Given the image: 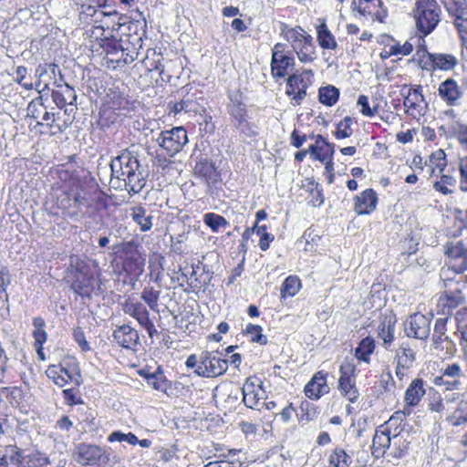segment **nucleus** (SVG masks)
<instances>
[{"label":"nucleus","instance_id":"3c124183","mask_svg":"<svg viewBox=\"0 0 467 467\" xmlns=\"http://www.w3.org/2000/svg\"><path fill=\"white\" fill-rule=\"evenodd\" d=\"M456 184L455 177L451 175H442L440 181H437L433 184V188L441 192L444 195L452 192V190L449 189L448 186H454Z\"/></svg>","mask_w":467,"mask_h":467},{"label":"nucleus","instance_id":"dca6fc26","mask_svg":"<svg viewBox=\"0 0 467 467\" xmlns=\"http://www.w3.org/2000/svg\"><path fill=\"white\" fill-rule=\"evenodd\" d=\"M114 340L121 347L127 349L135 350L140 344V336L138 331L130 325L118 327L113 332Z\"/></svg>","mask_w":467,"mask_h":467},{"label":"nucleus","instance_id":"a211bd4d","mask_svg":"<svg viewBox=\"0 0 467 467\" xmlns=\"http://www.w3.org/2000/svg\"><path fill=\"white\" fill-rule=\"evenodd\" d=\"M439 96L448 106L459 105V99L462 96V91L453 78H447L441 82L438 88Z\"/></svg>","mask_w":467,"mask_h":467},{"label":"nucleus","instance_id":"6ab92c4d","mask_svg":"<svg viewBox=\"0 0 467 467\" xmlns=\"http://www.w3.org/2000/svg\"><path fill=\"white\" fill-rule=\"evenodd\" d=\"M261 384L262 382L256 385L250 379H247L244 382L242 389L243 401L247 408L260 410L259 406L262 404L261 400L263 399Z\"/></svg>","mask_w":467,"mask_h":467},{"label":"nucleus","instance_id":"c756f323","mask_svg":"<svg viewBox=\"0 0 467 467\" xmlns=\"http://www.w3.org/2000/svg\"><path fill=\"white\" fill-rule=\"evenodd\" d=\"M415 358L416 353L408 344L402 343L396 350L395 360L400 368H411Z\"/></svg>","mask_w":467,"mask_h":467},{"label":"nucleus","instance_id":"7ed1b4c3","mask_svg":"<svg viewBox=\"0 0 467 467\" xmlns=\"http://www.w3.org/2000/svg\"><path fill=\"white\" fill-rule=\"evenodd\" d=\"M418 31L426 36L441 22V9L436 0H417L412 9Z\"/></svg>","mask_w":467,"mask_h":467},{"label":"nucleus","instance_id":"4be33fe9","mask_svg":"<svg viewBox=\"0 0 467 467\" xmlns=\"http://www.w3.org/2000/svg\"><path fill=\"white\" fill-rule=\"evenodd\" d=\"M397 318L395 315L384 316L378 327V335L383 340V346L389 349L393 340Z\"/></svg>","mask_w":467,"mask_h":467},{"label":"nucleus","instance_id":"4d7b16f0","mask_svg":"<svg viewBox=\"0 0 467 467\" xmlns=\"http://www.w3.org/2000/svg\"><path fill=\"white\" fill-rule=\"evenodd\" d=\"M357 104L360 107L361 114L366 117H373L378 111V106L369 107L368 98L365 95H360L358 98Z\"/></svg>","mask_w":467,"mask_h":467},{"label":"nucleus","instance_id":"f257e3e1","mask_svg":"<svg viewBox=\"0 0 467 467\" xmlns=\"http://www.w3.org/2000/svg\"><path fill=\"white\" fill-rule=\"evenodd\" d=\"M110 170L112 177L123 181L130 194L140 192L146 184L139 161L130 151H124L114 158L110 162Z\"/></svg>","mask_w":467,"mask_h":467},{"label":"nucleus","instance_id":"58836bf2","mask_svg":"<svg viewBox=\"0 0 467 467\" xmlns=\"http://www.w3.org/2000/svg\"><path fill=\"white\" fill-rule=\"evenodd\" d=\"M301 282L297 276L289 275L281 285V297L294 296L300 289Z\"/></svg>","mask_w":467,"mask_h":467},{"label":"nucleus","instance_id":"72a5a7b5","mask_svg":"<svg viewBox=\"0 0 467 467\" xmlns=\"http://www.w3.org/2000/svg\"><path fill=\"white\" fill-rule=\"evenodd\" d=\"M281 29V35L288 41L292 43L293 45H296L305 38L307 37L308 35H306V31L300 27H295L291 28L286 24L282 23L280 26Z\"/></svg>","mask_w":467,"mask_h":467},{"label":"nucleus","instance_id":"b1692460","mask_svg":"<svg viewBox=\"0 0 467 467\" xmlns=\"http://www.w3.org/2000/svg\"><path fill=\"white\" fill-rule=\"evenodd\" d=\"M122 310L125 314L135 318L140 326L147 323L150 319L149 311L140 302H134L130 299H127L122 304Z\"/></svg>","mask_w":467,"mask_h":467},{"label":"nucleus","instance_id":"f3484780","mask_svg":"<svg viewBox=\"0 0 467 467\" xmlns=\"http://www.w3.org/2000/svg\"><path fill=\"white\" fill-rule=\"evenodd\" d=\"M354 211L358 215L369 214L377 207L378 196L374 190L367 189L354 198Z\"/></svg>","mask_w":467,"mask_h":467},{"label":"nucleus","instance_id":"9b49d317","mask_svg":"<svg viewBox=\"0 0 467 467\" xmlns=\"http://www.w3.org/2000/svg\"><path fill=\"white\" fill-rule=\"evenodd\" d=\"M355 368V366L350 362H343L340 365L338 379V388L341 394L352 403L356 402L359 396L356 388Z\"/></svg>","mask_w":467,"mask_h":467},{"label":"nucleus","instance_id":"e2e57ef3","mask_svg":"<svg viewBox=\"0 0 467 467\" xmlns=\"http://www.w3.org/2000/svg\"><path fill=\"white\" fill-rule=\"evenodd\" d=\"M73 337L78 347L81 348L83 352H87L90 350V346L86 339L84 332L80 328L74 329Z\"/></svg>","mask_w":467,"mask_h":467},{"label":"nucleus","instance_id":"39448f33","mask_svg":"<svg viewBox=\"0 0 467 467\" xmlns=\"http://www.w3.org/2000/svg\"><path fill=\"white\" fill-rule=\"evenodd\" d=\"M414 60L418 61L420 68L427 71H450L458 65L457 57L451 54L430 53L424 48L417 50Z\"/></svg>","mask_w":467,"mask_h":467},{"label":"nucleus","instance_id":"393cba45","mask_svg":"<svg viewBox=\"0 0 467 467\" xmlns=\"http://www.w3.org/2000/svg\"><path fill=\"white\" fill-rule=\"evenodd\" d=\"M425 393L423 380L414 379L405 391L404 402L410 407H415L420 403Z\"/></svg>","mask_w":467,"mask_h":467},{"label":"nucleus","instance_id":"a19ab883","mask_svg":"<svg viewBox=\"0 0 467 467\" xmlns=\"http://www.w3.org/2000/svg\"><path fill=\"white\" fill-rule=\"evenodd\" d=\"M448 319V317H440L435 322L432 342L436 347L448 339V337L446 336Z\"/></svg>","mask_w":467,"mask_h":467},{"label":"nucleus","instance_id":"de8ad7c7","mask_svg":"<svg viewBox=\"0 0 467 467\" xmlns=\"http://www.w3.org/2000/svg\"><path fill=\"white\" fill-rule=\"evenodd\" d=\"M353 120L350 117H345L337 126L335 136L337 140L346 139L352 135L353 130L351 125Z\"/></svg>","mask_w":467,"mask_h":467},{"label":"nucleus","instance_id":"680f3d73","mask_svg":"<svg viewBox=\"0 0 467 467\" xmlns=\"http://www.w3.org/2000/svg\"><path fill=\"white\" fill-rule=\"evenodd\" d=\"M431 161L435 165L436 168L442 171L446 165V155L442 150H439L436 152L432 153L431 156Z\"/></svg>","mask_w":467,"mask_h":467},{"label":"nucleus","instance_id":"e433bc0d","mask_svg":"<svg viewBox=\"0 0 467 467\" xmlns=\"http://www.w3.org/2000/svg\"><path fill=\"white\" fill-rule=\"evenodd\" d=\"M317 41L322 48L335 49L337 47L336 39L325 23L317 27Z\"/></svg>","mask_w":467,"mask_h":467},{"label":"nucleus","instance_id":"79ce46f5","mask_svg":"<svg viewBox=\"0 0 467 467\" xmlns=\"http://www.w3.org/2000/svg\"><path fill=\"white\" fill-rule=\"evenodd\" d=\"M203 223L212 230L213 233H218L220 228L227 227L229 223L227 220L217 213H207L203 216Z\"/></svg>","mask_w":467,"mask_h":467},{"label":"nucleus","instance_id":"9d476101","mask_svg":"<svg viewBox=\"0 0 467 467\" xmlns=\"http://www.w3.org/2000/svg\"><path fill=\"white\" fill-rule=\"evenodd\" d=\"M228 368V360L218 358L213 352L204 351L201 354L195 373L201 377L213 378L223 375Z\"/></svg>","mask_w":467,"mask_h":467},{"label":"nucleus","instance_id":"0eeeda50","mask_svg":"<svg viewBox=\"0 0 467 467\" xmlns=\"http://www.w3.org/2000/svg\"><path fill=\"white\" fill-rule=\"evenodd\" d=\"M26 110L29 118L42 119L43 121H46V126L50 130L51 135L64 132L71 124V121H64L63 124L56 123V114L47 110V107L43 102L42 96L30 101Z\"/></svg>","mask_w":467,"mask_h":467},{"label":"nucleus","instance_id":"aec40b11","mask_svg":"<svg viewBox=\"0 0 467 467\" xmlns=\"http://www.w3.org/2000/svg\"><path fill=\"white\" fill-rule=\"evenodd\" d=\"M305 394L309 399L318 400L322 395L328 393L329 387L327 384V373L317 372L305 387Z\"/></svg>","mask_w":467,"mask_h":467},{"label":"nucleus","instance_id":"ddd939ff","mask_svg":"<svg viewBox=\"0 0 467 467\" xmlns=\"http://www.w3.org/2000/svg\"><path fill=\"white\" fill-rule=\"evenodd\" d=\"M109 458L106 451L99 446L92 444H80L78 447V462L81 465L102 467L106 465Z\"/></svg>","mask_w":467,"mask_h":467},{"label":"nucleus","instance_id":"473e14b6","mask_svg":"<svg viewBox=\"0 0 467 467\" xmlns=\"http://www.w3.org/2000/svg\"><path fill=\"white\" fill-rule=\"evenodd\" d=\"M339 99V89L332 85L321 87L318 90L319 102L325 106L335 105Z\"/></svg>","mask_w":467,"mask_h":467},{"label":"nucleus","instance_id":"c03bdc74","mask_svg":"<svg viewBox=\"0 0 467 467\" xmlns=\"http://www.w3.org/2000/svg\"><path fill=\"white\" fill-rule=\"evenodd\" d=\"M194 171L196 174L210 180L215 173V167L213 163L207 159H201L194 166Z\"/></svg>","mask_w":467,"mask_h":467},{"label":"nucleus","instance_id":"f03ea898","mask_svg":"<svg viewBox=\"0 0 467 467\" xmlns=\"http://www.w3.org/2000/svg\"><path fill=\"white\" fill-rule=\"evenodd\" d=\"M453 272L451 270H441V278L443 282L445 291L442 296L439 298V306L441 309L442 314L451 315L457 306L463 304L465 301V296L462 293V289L467 286L463 279L454 277L451 275Z\"/></svg>","mask_w":467,"mask_h":467},{"label":"nucleus","instance_id":"37998d69","mask_svg":"<svg viewBox=\"0 0 467 467\" xmlns=\"http://www.w3.org/2000/svg\"><path fill=\"white\" fill-rule=\"evenodd\" d=\"M311 70H305L301 75L292 74L286 79V91L285 93L288 96H292L297 91L298 87L301 83H303V78H306L309 80V77H311Z\"/></svg>","mask_w":467,"mask_h":467},{"label":"nucleus","instance_id":"423d86ee","mask_svg":"<svg viewBox=\"0 0 467 467\" xmlns=\"http://www.w3.org/2000/svg\"><path fill=\"white\" fill-rule=\"evenodd\" d=\"M466 375L458 363L447 364L441 369V374L434 376L431 382L442 388L444 391L460 390L465 381Z\"/></svg>","mask_w":467,"mask_h":467},{"label":"nucleus","instance_id":"49530a36","mask_svg":"<svg viewBox=\"0 0 467 467\" xmlns=\"http://www.w3.org/2000/svg\"><path fill=\"white\" fill-rule=\"evenodd\" d=\"M161 292L155 290L151 286H147L141 293V299L149 306L153 311H158V301Z\"/></svg>","mask_w":467,"mask_h":467},{"label":"nucleus","instance_id":"13d9d810","mask_svg":"<svg viewBox=\"0 0 467 467\" xmlns=\"http://www.w3.org/2000/svg\"><path fill=\"white\" fill-rule=\"evenodd\" d=\"M413 51V45L406 41L403 45L396 43L389 47V55H402L407 56Z\"/></svg>","mask_w":467,"mask_h":467},{"label":"nucleus","instance_id":"cd10ccee","mask_svg":"<svg viewBox=\"0 0 467 467\" xmlns=\"http://www.w3.org/2000/svg\"><path fill=\"white\" fill-rule=\"evenodd\" d=\"M441 3L451 17L467 19V0H441Z\"/></svg>","mask_w":467,"mask_h":467},{"label":"nucleus","instance_id":"2eb2a0df","mask_svg":"<svg viewBox=\"0 0 467 467\" xmlns=\"http://www.w3.org/2000/svg\"><path fill=\"white\" fill-rule=\"evenodd\" d=\"M47 375L59 387H63L68 382H72L76 386H79L81 383V375L76 368H67L61 365H54L47 368Z\"/></svg>","mask_w":467,"mask_h":467},{"label":"nucleus","instance_id":"412c9836","mask_svg":"<svg viewBox=\"0 0 467 467\" xmlns=\"http://www.w3.org/2000/svg\"><path fill=\"white\" fill-rule=\"evenodd\" d=\"M334 147L335 145L327 141L323 136L317 135L316 144L310 145L308 151L313 159L325 162L327 160L333 159Z\"/></svg>","mask_w":467,"mask_h":467},{"label":"nucleus","instance_id":"5fc2aeb1","mask_svg":"<svg viewBox=\"0 0 467 467\" xmlns=\"http://www.w3.org/2000/svg\"><path fill=\"white\" fill-rule=\"evenodd\" d=\"M245 333L251 337V341L265 345L267 338L262 334V327L259 325L248 324L245 328Z\"/></svg>","mask_w":467,"mask_h":467},{"label":"nucleus","instance_id":"bb28decb","mask_svg":"<svg viewBox=\"0 0 467 467\" xmlns=\"http://www.w3.org/2000/svg\"><path fill=\"white\" fill-rule=\"evenodd\" d=\"M130 216L132 220L140 226L141 232H148L152 228L153 216L147 213V211L141 205L133 206L130 208Z\"/></svg>","mask_w":467,"mask_h":467},{"label":"nucleus","instance_id":"f8f14e48","mask_svg":"<svg viewBox=\"0 0 467 467\" xmlns=\"http://www.w3.org/2000/svg\"><path fill=\"white\" fill-rule=\"evenodd\" d=\"M431 317L415 313L404 322V331L409 337L426 340L431 334Z\"/></svg>","mask_w":467,"mask_h":467},{"label":"nucleus","instance_id":"338daca9","mask_svg":"<svg viewBox=\"0 0 467 467\" xmlns=\"http://www.w3.org/2000/svg\"><path fill=\"white\" fill-rule=\"evenodd\" d=\"M306 88H307V84H306V82H305V78H303V83L300 84V86L297 88V91H296V93L292 97L291 103L294 106H298L301 104L302 100L306 96Z\"/></svg>","mask_w":467,"mask_h":467},{"label":"nucleus","instance_id":"ea45409f","mask_svg":"<svg viewBox=\"0 0 467 467\" xmlns=\"http://www.w3.org/2000/svg\"><path fill=\"white\" fill-rule=\"evenodd\" d=\"M328 462L334 467H349L352 458L341 448H336L329 455Z\"/></svg>","mask_w":467,"mask_h":467},{"label":"nucleus","instance_id":"c85d7f7f","mask_svg":"<svg viewBox=\"0 0 467 467\" xmlns=\"http://www.w3.org/2000/svg\"><path fill=\"white\" fill-rule=\"evenodd\" d=\"M391 439L387 435L386 432L382 431V429L379 426L376 429L373 440H372V453L377 457L383 455L386 450L391 448Z\"/></svg>","mask_w":467,"mask_h":467},{"label":"nucleus","instance_id":"c9c22d12","mask_svg":"<svg viewBox=\"0 0 467 467\" xmlns=\"http://www.w3.org/2000/svg\"><path fill=\"white\" fill-rule=\"evenodd\" d=\"M375 349V340L371 337H366L361 339L358 348L355 349V357L361 361L368 362L369 356Z\"/></svg>","mask_w":467,"mask_h":467},{"label":"nucleus","instance_id":"603ef678","mask_svg":"<svg viewBox=\"0 0 467 467\" xmlns=\"http://www.w3.org/2000/svg\"><path fill=\"white\" fill-rule=\"evenodd\" d=\"M11 284V275L6 266L0 265V298L8 300L6 289Z\"/></svg>","mask_w":467,"mask_h":467},{"label":"nucleus","instance_id":"2f4dec72","mask_svg":"<svg viewBox=\"0 0 467 467\" xmlns=\"http://www.w3.org/2000/svg\"><path fill=\"white\" fill-rule=\"evenodd\" d=\"M182 95L181 109H184V112H197L199 109L197 91H191L187 88H182L180 91Z\"/></svg>","mask_w":467,"mask_h":467},{"label":"nucleus","instance_id":"8fccbe9b","mask_svg":"<svg viewBox=\"0 0 467 467\" xmlns=\"http://www.w3.org/2000/svg\"><path fill=\"white\" fill-rule=\"evenodd\" d=\"M142 375V373H140ZM147 383L157 390H165L167 384L164 375L161 372L143 374Z\"/></svg>","mask_w":467,"mask_h":467},{"label":"nucleus","instance_id":"4468645a","mask_svg":"<svg viewBox=\"0 0 467 467\" xmlns=\"http://www.w3.org/2000/svg\"><path fill=\"white\" fill-rule=\"evenodd\" d=\"M228 112L233 119L234 127L247 137L255 134L253 125L248 121L245 105L234 101L228 105Z\"/></svg>","mask_w":467,"mask_h":467},{"label":"nucleus","instance_id":"20e7f679","mask_svg":"<svg viewBox=\"0 0 467 467\" xmlns=\"http://www.w3.org/2000/svg\"><path fill=\"white\" fill-rule=\"evenodd\" d=\"M105 37L108 39L106 44H101V47L106 51L108 67L111 65L112 68L123 67L137 58L138 52L133 46L131 47L129 45L124 47L121 40L109 39V36Z\"/></svg>","mask_w":467,"mask_h":467},{"label":"nucleus","instance_id":"6e6d98bb","mask_svg":"<svg viewBox=\"0 0 467 467\" xmlns=\"http://www.w3.org/2000/svg\"><path fill=\"white\" fill-rule=\"evenodd\" d=\"M257 235L260 236V249L262 251H266L270 246V243L274 240V235L267 233L266 225H260L257 227Z\"/></svg>","mask_w":467,"mask_h":467},{"label":"nucleus","instance_id":"bf43d9fd","mask_svg":"<svg viewBox=\"0 0 467 467\" xmlns=\"http://www.w3.org/2000/svg\"><path fill=\"white\" fill-rule=\"evenodd\" d=\"M460 189L467 192V156L462 157L459 161Z\"/></svg>","mask_w":467,"mask_h":467},{"label":"nucleus","instance_id":"a18cd8bd","mask_svg":"<svg viewBox=\"0 0 467 467\" xmlns=\"http://www.w3.org/2000/svg\"><path fill=\"white\" fill-rule=\"evenodd\" d=\"M409 442L402 435L393 438L391 441L390 455L393 458L400 459L403 457L408 450Z\"/></svg>","mask_w":467,"mask_h":467},{"label":"nucleus","instance_id":"774afa93","mask_svg":"<svg viewBox=\"0 0 467 467\" xmlns=\"http://www.w3.org/2000/svg\"><path fill=\"white\" fill-rule=\"evenodd\" d=\"M381 426H383V429H386L388 426H392V427L399 426V427H402V429H404L405 422H404L402 413L396 412L386 422L381 424Z\"/></svg>","mask_w":467,"mask_h":467},{"label":"nucleus","instance_id":"6e6552de","mask_svg":"<svg viewBox=\"0 0 467 467\" xmlns=\"http://www.w3.org/2000/svg\"><path fill=\"white\" fill-rule=\"evenodd\" d=\"M156 142L169 156H174L188 142L187 131L183 127H174L169 130H163L158 135Z\"/></svg>","mask_w":467,"mask_h":467},{"label":"nucleus","instance_id":"052dcab7","mask_svg":"<svg viewBox=\"0 0 467 467\" xmlns=\"http://www.w3.org/2000/svg\"><path fill=\"white\" fill-rule=\"evenodd\" d=\"M112 29L109 28V25H107V28L104 26H95L92 29V35L95 36L96 38H99L103 43L106 44L105 36H109V39H114L115 37L112 36Z\"/></svg>","mask_w":467,"mask_h":467},{"label":"nucleus","instance_id":"09e8293b","mask_svg":"<svg viewBox=\"0 0 467 467\" xmlns=\"http://www.w3.org/2000/svg\"><path fill=\"white\" fill-rule=\"evenodd\" d=\"M33 326L35 327L33 331V337L37 343L46 342L47 338V332L45 330L46 322L41 317H36L33 318Z\"/></svg>","mask_w":467,"mask_h":467},{"label":"nucleus","instance_id":"1a4fd4ad","mask_svg":"<svg viewBox=\"0 0 467 467\" xmlns=\"http://www.w3.org/2000/svg\"><path fill=\"white\" fill-rule=\"evenodd\" d=\"M444 254L451 260L446 270H451L454 277L463 279L462 274L467 270V248L462 240L448 241L444 244Z\"/></svg>","mask_w":467,"mask_h":467},{"label":"nucleus","instance_id":"7c9ffc66","mask_svg":"<svg viewBox=\"0 0 467 467\" xmlns=\"http://www.w3.org/2000/svg\"><path fill=\"white\" fill-rule=\"evenodd\" d=\"M400 95L404 98L403 105L406 109V112L413 118H419L423 116V108L420 105V99L410 96V91L404 92V89L400 90Z\"/></svg>","mask_w":467,"mask_h":467},{"label":"nucleus","instance_id":"5701e85b","mask_svg":"<svg viewBox=\"0 0 467 467\" xmlns=\"http://www.w3.org/2000/svg\"><path fill=\"white\" fill-rule=\"evenodd\" d=\"M295 60L288 55L272 56L271 73L274 78L285 77L294 67Z\"/></svg>","mask_w":467,"mask_h":467},{"label":"nucleus","instance_id":"69168bd1","mask_svg":"<svg viewBox=\"0 0 467 467\" xmlns=\"http://www.w3.org/2000/svg\"><path fill=\"white\" fill-rule=\"evenodd\" d=\"M117 14L118 13L116 11H114L112 13H105L103 11L97 10L95 7H93L91 5H82L81 15H86L88 16H96L97 17V19L95 20L96 22L101 16H109L111 15H117Z\"/></svg>","mask_w":467,"mask_h":467},{"label":"nucleus","instance_id":"f704fd0d","mask_svg":"<svg viewBox=\"0 0 467 467\" xmlns=\"http://www.w3.org/2000/svg\"><path fill=\"white\" fill-rule=\"evenodd\" d=\"M455 320L457 324V333L460 335V344L467 348V307H462L456 312Z\"/></svg>","mask_w":467,"mask_h":467},{"label":"nucleus","instance_id":"0e129e2a","mask_svg":"<svg viewBox=\"0 0 467 467\" xmlns=\"http://www.w3.org/2000/svg\"><path fill=\"white\" fill-rule=\"evenodd\" d=\"M63 398L67 405L73 406L77 404H81L83 401L79 396H78L77 391L73 389H67L63 390Z\"/></svg>","mask_w":467,"mask_h":467},{"label":"nucleus","instance_id":"864d4df0","mask_svg":"<svg viewBox=\"0 0 467 467\" xmlns=\"http://www.w3.org/2000/svg\"><path fill=\"white\" fill-rule=\"evenodd\" d=\"M109 441H125L128 442L130 445H137V442L139 441L138 437L133 434L132 432L124 433L120 431H116L111 432L108 437Z\"/></svg>","mask_w":467,"mask_h":467},{"label":"nucleus","instance_id":"a878e982","mask_svg":"<svg viewBox=\"0 0 467 467\" xmlns=\"http://www.w3.org/2000/svg\"><path fill=\"white\" fill-rule=\"evenodd\" d=\"M293 48L301 62L309 63L314 60L316 47L311 36H307L302 42L293 45Z\"/></svg>","mask_w":467,"mask_h":467},{"label":"nucleus","instance_id":"4c0bfd02","mask_svg":"<svg viewBox=\"0 0 467 467\" xmlns=\"http://www.w3.org/2000/svg\"><path fill=\"white\" fill-rule=\"evenodd\" d=\"M448 421L454 427L467 423V399L458 403L454 413L448 418Z\"/></svg>","mask_w":467,"mask_h":467}]
</instances>
